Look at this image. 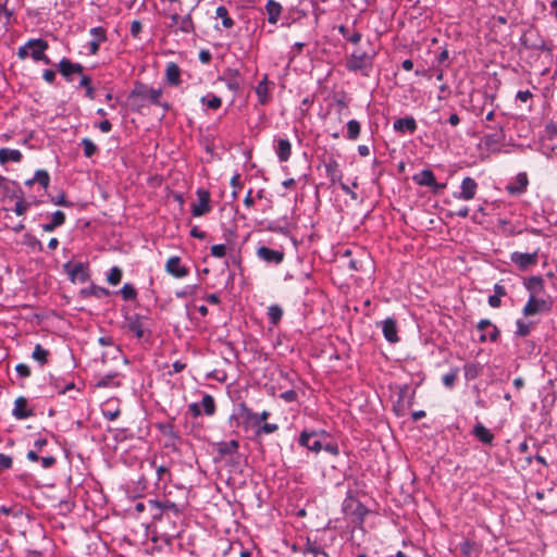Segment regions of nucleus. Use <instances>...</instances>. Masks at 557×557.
<instances>
[{
	"label": "nucleus",
	"instance_id": "f257e3e1",
	"mask_svg": "<svg viewBox=\"0 0 557 557\" xmlns=\"http://www.w3.org/2000/svg\"><path fill=\"white\" fill-rule=\"evenodd\" d=\"M50 185V174L47 170H37L32 178L24 182L23 188H20L21 196L15 203L14 209H26V206H38L46 202L50 198L52 205L66 206L63 193L55 197L47 195Z\"/></svg>",
	"mask_w": 557,
	"mask_h": 557
},
{
	"label": "nucleus",
	"instance_id": "f03ea898",
	"mask_svg": "<svg viewBox=\"0 0 557 557\" xmlns=\"http://www.w3.org/2000/svg\"><path fill=\"white\" fill-rule=\"evenodd\" d=\"M162 94L161 88H153L145 83L136 82L128 95L132 110L140 112L143 108L149 104H159Z\"/></svg>",
	"mask_w": 557,
	"mask_h": 557
},
{
	"label": "nucleus",
	"instance_id": "7ed1b4c3",
	"mask_svg": "<svg viewBox=\"0 0 557 557\" xmlns=\"http://www.w3.org/2000/svg\"><path fill=\"white\" fill-rule=\"evenodd\" d=\"M194 8L186 13L185 15H180L176 11L164 10L163 15L170 18V23L168 24V28L170 34L174 35H195L196 34V25L193 18Z\"/></svg>",
	"mask_w": 557,
	"mask_h": 557
},
{
	"label": "nucleus",
	"instance_id": "20e7f679",
	"mask_svg": "<svg viewBox=\"0 0 557 557\" xmlns=\"http://www.w3.org/2000/svg\"><path fill=\"white\" fill-rule=\"evenodd\" d=\"M374 54L366 51H354L346 60L345 67L348 72L360 73L364 77H369L373 69Z\"/></svg>",
	"mask_w": 557,
	"mask_h": 557
},
{
	"label": "nucleus",
	"instance_id": "39448f33",
	"mask_svg": "<svg viewBox=\"0 0 557 557\" xmlns=\"http://www.w3.org/2000/svg\"><path fill=\"white\" fill-rule=\"evenodd\" d=\"M405 223L410 224L416 230H432L435 228V212L434 211H409L401 215Z\"/></svg>",
	"mask_w": 557,
	"mask_h": 557
},
{
	"label": "nucleus",
	"instance_id": "423d86ee",
	"mask_svg": "<svg viewBox=\"0 0 557 557\" xmlns=\"http://www.w3.org/2000/svg\"><path fill=\"white\" fill-rule=\"evenodd\" d=\"M521 45L527 49L537 51H553V45L548 44L540 34V30L535 27H529L525 29L520 38Z\"/></svg>",
	"mask_w": 557,
	"mask_h": 557
},
{
	"label": "nucleus",
	"instance_id": "0eeeda50",
	"mask_svg": "<svg viewBox=\"0 0 557 557\" xmlns=\"http://www.w3.org/2000/svg\"><path fill=\"white\" fill-rule=\"evenodd\" d=\"M325 432L317 431H302L298 438V444L315 454L322 450L323 441L321 437L325 436Z\"/></svg>",
	"mask_w": 557,
	"mask_h": 557
},
{
	"label": "nucleus",
	"instance_id": "6e6552de",
	"mask_svg": "<svg viewBox=\"0 0 557 557\" xmlns=\"http://www.w3.org/2000/svg\"><path fill=\"white\" fill-rule=\"evenodd\" d=\"M169 495L170 493L165 495V499L162 502L156 499L148 500L150 509L157 511L152 515L153 519H160L163 510H171L175 515H180L182 512L184 505L171 500Z\"/></svg>",
	"mask_w": 557,
	"mask_h": 557
},
{
	"label": "nucleus",
	"instance_id": "1a4fd4ad",
	"mask_svg": "<svg viewBox=\"0 0 557 557\" xmlns=\"http://www.w3.org/2000/svg\"><path fill=\"white\" fill-rule=\"evenodd\" d=\"M27 46H29V53L34 61H41L47 65L51 64L50 58L45 53L49 48L48 41L41 38L29 39Z\"/></svg>",
	"mask_w": 557,
	"mask_h": 557
},
{
	"label": "nucleus",
	"instance_id": "9d476101",
	"mask_svg": "<svg viewBox=\"0 0 557 557\" xmlns=\"http://www.w3.org/2000/svg\"><path fill=\"white\" fill-rule=\"evenodd\" d=\"M549 310V301L537 296H529V299L522 309V313L524 317H532L539 313L548 312Z\"/></svg>",
	"mask_w": 557,
	"mask_h": 557
},
{
	"label": "nucleus",
	"instance_id": "9b49d317",
	"mask_svg": "<svg viewBox=\"0 0 557 557\" xmlns=\"http://www.w3.org/2000/svg\"><path fill=\"white\" fill-rule=\"evenodd\" d=\"M148 318L134 313L132 315L126 317V327L129 332H132L137 338H143L148 329Z\"/></svg>",
	"mask_w": 557,
	"mask_h": 557
},
{
	"label": "nucleus",
	"instance_id": "f8f14e48",
	"mask_svg": "<svg viewBox=\"0 0 557 557\" xmlns=\"http://www.w3.org/2000/svg\"><path fill=\"white\" fill-rule=\"evenodd\" d=\"M164 270L175 278H183L189 274V269L182 263L178 256L170 257L165 262Z\"/></svg>",
	"mask_w": 557,
	"mask_h": 557
},
{
	"label": "nucleus",
	"instance_id": "ddd939ff",
	"mask_svg": "<svg viewBox=\"0 0 557 557\" xmlns=\"http://www.w3.org/2000/svg\"><path fill=\"white\" fill-rule=\"evenodd\" d=\"M256 256L269 264H281L285 259L283 250H275L265 246H260L256 251Z\"/></svg>",
	"mask_w": 557,
	"mask_h": 557
},
{
	"label": "nucleus",
	"instance_id": "4468645a",
	"mask_svg": "<svg viewBox=\"0 0 557 557\" xmlns=\"http://www.w3.org/2000/svg\"><path fill=\"white\" fill-rule=\"evenodd\" d=\"M412 181L416 184H418L419 186L430 187V188L434 189L435 191L445 187V184H438L436 182L434 173L429 169H425L419 173H416L412 176Z\"/></svg>",
	"mask_w": 557,
	"mask_h": 557
},
{
	"label": "nucleus",
	"instance_id": "2eb2a0df",
	"mask_svg": "<svg viewBox=\"0 0 557 557\" xmlns=\"http://www.w3.org/2000/svg\"><path fill=\"white\" fill-rule=\"evenodd\" d=\"M58 70L60 74L67 81L72 82L73 74H83L84 66L81 63H74L67 58H62L58 63Z\"/></svg>",
	"mask_w": 557,
	"mask_h": 557
},
{
	"label": "nucleus",
	"instance_id": "dca6fc26",
	"mask_svg": "<svg viewBox=\"0 0 557 557\" xmlns=\"http://www.w3.org/2000/svg\"><path fill=\"white\" fill-rule=\"evenodd\" d=\"M35 414L34 410L28 407V400L24 396H18L14 400V407L12 410V416L16 420H25Z\"/></svg>",
	"mask_w": 557,
	"mask_h": 557
},
{
	"label": "nucleus",
	"instance_id": "f3484780",
	"mask_svg": "<svg viewBox=\"0 0 557 557\" xmlns=\"http://www.w3.org/2000/svg\"><path fill=\"white\" fill-rule=\"evenodd\" d=\"M510 260L520 270H527L531 265L536 264V262H537V252L528 253V252L515 251V252L511 253Z\"/></svg>",
	"mask_w": 557,
	"mask_h": 557
},
{
	"label": "nucleus",
	"instance_id": "a211bd4d",
	"mask_svg": "<svg viewBox=\"0 0 557 557\" xmlns=\"http://www.w3.org/2000/svg\"><path fill=\"white\" fill-rule=\"evenodd\" d=\"M89 34L92 37L91 41L89 42V53L95 55L99 51L100 44L108 39L107 30L101 26H97L90 28Z\"/></svg>",
	"mask_w": 557,
	"mask_h": 557
},
{
	"label": "nucleus",
	"instance_id": "6ab92c4d",
	"mask_svg": "<svg viewBox=\"0 0 557 557\" xmlns=\"http://www.w3.org/2000/svg\"><path fill=\"white\" fill-rule=\"evenodd\" d=\"M529 185V178L527 173L521 172L517 174L512 182L508 183L506 186V190L510 195H520L522 194Z\"/></svg>",
	"mask_w": 557,
	"mask_h": 557
},
{
	"label": "nucleus",
	"instance_id": "aec40b11",
	"mask_svg": "<svg viewBox=\"0 0 557 557\" xmlns=\"http://www.w3.org/2000/svg\"><path fill=\"white\" fill-rule=\"evenodd\" d=\"M382 332L388 343L395 344L399 342L397 322L393 318H387L382 322Z\"/></svg>",
	"mask_w": 557,
	"mask_h": 557
},
{
	"label": "nucleus",
	"instance_id": "412c9836",
	"mask_svg": "<svg viewBox=\"0 0 557 557\" xmlns=\"http://www.w3.org/2000/svg\"><path fill=\"white\" fill-rule=\"evenodd\" d=\"M324 169L325 174L330 178L332 183H337L342 181L343 173L339 168V163L336 159L333 157L329 158L327 160H324Z\"/></svg>",
	"mask_w": 557,
	"mask_h": 557
},
{
	"label": "nucleus",
	"instance_id": "4be33fe9",
	"mask_svg": "<svg viewBox=\"0 0 557 557\" xmlns=\"http://www.w3.org/2000/svg\"><path fill=\"white\" fill-rule=\"evenodd\" d=\"M417 122L412 116L397 119L393 124V128L397 133L413 134L417 131Z\"/></svg>",
	"mask_w": 557,
	"mask_h": 557
},
{
	"label": "nucleus",
	"instance_id": "5701e85b",
	"mask_svg": "<svg viewBox=\"0 0 557 557\" xmlns=\"http://www.w3.org/2000/svg\"><path fill=\"white\" fill-rule=\"evenodd\" d=\"M523 285L529 292V296H539L544 292V280L540 275L530 276L524 280Z\"/></svg>",
	"mask_w": 557,
	"mask_h": 557
},
{
	"label": "nucleus",
	"instance_id": "b1692460",
	"mask_svg": "<svg viewBox=\"0 0 557 557\" xmlns=\"http://www.w3.org/2000/svg\"><path fill=\"white\" fill-rule=\"evenodd\" d=\"M165 81L170 86H180L181 69L175 62H169L165 66Z\"/></svg>",
	"mask_w": 557,
	"mask_h": 557
},
{
	"label": "nucleus",
	"instance_id": "393cba45",
	"mask_svg": "<svg viewBox=\"0 0 557 557\" xmlns=\"http://www.w3.org/2000/svg\"><path fill=\"white\" fill-rule=\"evenodd\" d=\"M270 82L268 81V76L265 75L256 87V95L258 97V101L260 104H267L272 96L269 88Z\"/></svg>",
	"mask_w": 557,
	"mask_h": 557
},
{
	"label": "nucleus",
	"instance_id": "a878e982",
	"mask_svg": "<svg viewBox=\"0 0 557 557\" xmlns=\"http://www.w3.org/2000/svg\"><path fill=\"white\" fill-rule=\"evenodd\" d=\"M64 267L66 269H69L67 272H69L70 278L73 282L79 281L81 283H84L88 280V273L83 263H76L74 265L66 263Z\"/></svg>",
	"mask_w": 557,
	"mask_h": 557
},
{
	"label": "nucleus",
	"instance_id": "bb28decb",
	"mask_svg": "<svg viewBox=\"0 0 557 557\" xmlns=\"http://www.w3.org/2000/svg\"><path fill=\"white\" fill-rule=\"evenodd\" d=\"M275 152L281 162H286L292 154V144L287 138H280L275 146Z\"/></svg>",
	"mask_w": 557,
	"mask_h": 557
},
{
	"label": "nucleus",
	"instance_id": "cd10ccee",
	"mask_svg": "<svg viewBox=\"0 0 557 557\" xmlns=\"http://www.w3.org/2000/svg\"><path fill=\"white\" fill-rule=\"evenodd\" d=\"M23 154L18 149L1 148L0 149V163L7 164L9 162L20 163Z\"/></svg>",
	"mask_w": 557,
	"mask_h": 557
},
{
	"label": "nucleus",
	"instance_id": "c85d7f7f",
	"mask_svg": "<svg viewBox=\"0 0 557 557\" xmlns=\"http://www.w3.org/2000/svg\"><path fill=\"white\" fill-rule=\"evenodd\" d=\"M282 5L275 0H268L265 3V11L268 14V22L270 24H276L282 13Z\"/></svg>",
	"mask_w": 557,
	"mask_h": 557
},
{
	"label": "nucleus",
	"instance_id": "c756f323",
	"mask_svg": "<svg viewBox=\"0 0 557 557\" xmlns=\"http://www.w3.org/2000/svg\"><path fill=\"white\" fill-rule=\"evenodd\" d=\"M460 195L463 199L468 200L473 198L476 189V183L471 177H465L460 186Z\"/></svg>",
	"mask_w": 557,
	"mask_h": 557
},
{
	"label": "nucleus",
	"instance_id": "7c9ffc66",
	"mask_svg": "<svg viewBox=\"0 0 557 557\" xmlns=\"http://www.w3.org/2000/svg\"><path fill=\"white\" fill-rule=\"evenodd\" d=\"M238 448L239 443L236 440L218 443V451L222 456L236 454Z\"/></svg>",
	"mask_w": 557,
	"mask_h": 557
},
{
	"label": "nucleus",
	"instance_id": "2f4dec72",
	"mask_svg": "<svg viewBox=\"0 0 557 557\" xmlns=\"http://www.w3.org/2000/svg\"><path fill=\"white\" fill-rule=\"evenodd\" d=\"M50 351L44 348L40 344H36L32 354V358L40 366L48 363Z\"/></svg>",
	"mask_w": 557,
	"mask_h": 557
},
{
	"label": "nucleus",
	"instance_id": "473e14b6",
	"mask_svg": "<svg viewBox=\"0 0 557 557\" xmlns=\"http://www.w3.org/2000/svg\"><path fill=\"white\" fill-rule=\"evenodd\" d=\"M215 17L221 18L224 28L230 29L235 24L234 20L228 14V10L224 5H220L216 8Z\"/></svg>",
	"mask_w": 557,
	"mask_h": 557
},
{
	"label": "nucleus",
	"instance_id": "72a5a7b5",
	"mask_svg": "<svg viewBox=\"0 0 557 557\" xmlns=\"http://www.w3.org/2000/svg\"><path fill=\"white\" fill-rule=\"evenodd\" d=\"M198 202H193L190 209H209L210 194L206 189L197 190Z\"/></svg>",
	"mask_w": 557,
	"mask_h": 557
},
{
	"label": "nucleus",
	"instance_id": "f704fd0d",
	"mask_svg": "<svg viewBox=\"0 0 557 557\" xmlns=\"http://www.w3.org/2000/svg\"><path fill=\"white\" fill-rule=\"evenodd\" d=\"M347 135L346 138L349 140H356L360 136L361 125L357 120H349L346 124Z\"/></svg>",
	"mask_w": 557,
	"mask_h": 557
},
{
	"label": "nucleus",
	"instance_id": "c9c22d12",
	"mask_svg": "<svg viewBox=\"0 0 557 557\" xmlns=\"http://www.w3.org/2000/svg\"><path fill=\"white\" fill-rule=\"evenodd\" d=\"M203 412L207 416H213L216 410L214 398L210 394H205L201 400Z\"/></svg>",
	"mask_w": 557,
	"mask_h": 557
},
{
	"label": "nucleus",
	"instance_id": "e433bc0d",
	"mask_svg": "<svg viewBox=\"0 0 557 557\" xmlns=\"http://www.w3.org/2000/svg\"><path fill=\"white\" fill-rule=\"evenodd\" d=\"M283 317V309L277 305H272L268 309V318L271 324L276 325Z\"/></svg>",
	"mask_w": 557,
	"mask_h": 557
},
{
	"label": "nucleus",
	"instance_id": "4c0bfd02",
	"mask_svg": "<svg viewBox=\"0 0 557 557\" xmlns=\"http://www.w3.org/2000/svg\"><path fill=\"white\" fill-rule=\"evenodd\" d=\"M517 330L516 334L520 337H525L530 334L531 329L533 327V322L524 321V320H517L516 322Z\"/></svg>",
	"mask_w": 557,
	"mask_h": 557
},
{
	"label": "nucleus",
	"instance_id": "58836bf2",
	"mask_svg": "<svg viewBox=\"0 0 557 557\" xmlns=\"http://www.w3.org/2000/svg\"><path fill=\"white\" fill-rule=\"evenodd\" d=\"M79 87L85 88V96L89 99H95V89L91 86V78L87 75L81 77Z\"/></svg>",
	"mask_w": 557,
	"mask_h": 557
},
{
	"label": "nucleus",
	"instance_id": "ea45409f",
	"mask_svg": "<svg viewBox=\"0 0 557 557\" xmlns=\"http://www.w3.org/2000/svg\"><path fill=\"white\" fill-rule=\"evenodd\" d=\"M81 145L83 146L84 156L86 158H91L98 151L96 144L87 137L82 139Z\"/></svg>",
	"mask_w": 557,
	"mask_h": 557
},
{
	"label": "nucleus",
	"instance_id": "a19ab883",
	"mask_svg": "<svg viewBox=\"0 0 557 557\" xmlns=\"http://www.w3.org/2000/svg\"><path fill=\"white\" fill-rule=\"evenodd\" d=\"M473 435L484 444H487V429L482 422H478L472 431Z\"/></svg>",
	"mask_w": 557,
	"mask_h": 557
},
{
	"label": "nucleus",
	"instance_id": "79ce46f5",
	"mask_svg": "<svg viewBox=\"0 0 557 557\" xmlns=\"http://www.w3.org/2000/svg\"><path fill=\"white\" fill-rule=\"evenodd\" d=\"M121 295L126 301L135 300L137 297V290L132 284L126 283L121 288Z\"/></svg>",
	"mask_w": 557,
	"mask_h": 557
},
{
	"label": "nucleus",
	"instance_id": "37998d69",
	"mask_svg": "<svg viewBox=\"0 0 557 557\" xmlns=\"http://www.w3.org/2000/svg\"><path fill=\"white\" fill-rule=\"evenodd\" d=\"M122 275H123L122 270H121L119 267H113V268L110 270V273H109V275H108L107 281H108V283H109L110 285L115 286V285H117V284H120V283H121Z\"/></svg>",
	"mask_w": 557,
	"mask_h": 557
},
{
	"label": "nucleus",
	"instance_id": "c03bdc74",
	"mask_svg": "<svg viewBox=\"0 0 557 557\" xmlns=\"http://www.w3.org/2000/svg\"><path fill=\"white\" fill-rule=\"evenodd\" d=\"M201 102L203 104H206L209 109H212V110H218L221 108L222 106V99L218 96H211L210 98L208 97H202L201 98Z\"/></svg>",
	"mask_w": 557,
	"mask_h": 557
},
{
	"label": "nucleus",
	"instance_id": "a18cd8bd",
	"mask_svg": "<svg viewBox=\"0 0 557 557\" xmlns=\"http://www.w3.org/2000/svg\"><path fill=\"white\" fill-rule=\"evenodd\" d=\"M157 428L163 435L169 436L173 440L177 438V433L174 430V425L172 423H159Z\"/></svg>",
	"mask_w": 557,
	"mask_h": 557
},
{
	"label": "nucleus",
	"instance_id": "49530a36",
	"mask_svg": "<svg viewBox=\"0 0 557 557\" xmlns=\"http://www.w3.org/2000/svg\"><path fill=\"white\" fill-rule=\"evenodd\" d=\"M243 410L245 413L246 421L251 423L253 426H260L261 421L259 420V414L257 412H252L247 407L243 406Z\"/></svg>",
	"mask_w": 557,
	"mask_h": 557
},
{
	"label": "nucleus",
	"instance_id": "de8ad7c7",
	"mask_svg": "<svg viewBox=\"0 0 557 557\" xmlns=\"http://www.w3.org/2000/svg\"><path fill=\"white\" fill-rule=\"evenodd\" d=\"M277 430H278V425L277 424L264 422L257 430V435L272 434V433L276 432Z\"/></svg>",
	"mask_w": 557,
	"mask_h": 557
},
{
	"label": "nucleus",
	"instance_id": "09e8293b",
	"mask_svg": "<svg viewBox=\"0 0 557 557\" xmlns=\"http://www.w3.org/2000/svg\"><path fill=\"white\" fill-rule=\"evenodd\" d=\"M5 220H8L4 222L5 227L11 228L14 232H21L24 228L22 220L18 222L12 221V218L9 214L5 215Z\"/></svg>",
	"mask_w": 557,
	"mask_h": 557
},
{
	"label": "nucleus",
	"instance_id": "8fccbe9b",
	"mask_svg": "<svg viewBox=\"0 0 557 557\" xmlns=\"http://www.w3.org/2000/svg\"><path fill=\"white\" fill-rule=\"evenodd\" d=\"M456 380H457V371H450V372L444 374L442 377L443 384L448 388H451L454 386Z\"/></svg>",
	"mask_w": 557,
	"mask_h": 557
},
{
	"label": "nucleus",
	"instance_id": "3c124183",
	"mask_svg": "<svg viewBox=\"0 0 557 557\" xmlns=\"http://www.w3.org/2000/svg\"><path fill=\"white\" fill-rule=\"evenodd\" d=\"M15 370L18 376L23 379L29 377L32 374L30 368L26 363L16 364Z\"/></svg>",
	"mask_w": 557,
	"mask_h": 557
},
{
	"label": "nucleus",
	"instance_id": "603ef678",
	"mask_svg": "<svg viewBox=\"0 0 557 557\" xmlns=\"http://www.w3.org/2000/svg\"><path fill=\"white\" fill-rule=\"evenodd\" d=\"M322 449H324L325 451H327L329 454H331L333 456L339 455V447L334 442H326V443L323 442Z\"/></svg>",
	"mask_w": 557,
	"mask_h": 557
},
{
	"label": "nucleus",
	"instance_id": "864d4df0",
	"mask_svg": "<svg viewBox=\"0 0 557 557\" xmlns=\"http://www.w3.org/2000/svg\"><path fill=\"white\" fill-rule=\"evenodd\" d=\"M141 30H143V25H141L140 21L134 20L131 23V28H129V33H131L132 37L139 38Z\"/></svg>",
	"mask_w": 557,
	"mask_h": 557
},
{
	"label": "nucleus",
	"instance_id": "5fc2aeb1",
	"mask_svg": "<svg viewBox=\"0 0 557 557\" xmlns=\"http://www.w3.org/2000/svg\"><path fill=\"white\" fill-rule=\"evenodd\" d=\"M306 15H307V13L302 10L290 9L287 13L286 20H290V22L293 23V22L297 21L298 18H301Z\"/></svg>",
	"mask_w": 557,
	"mask_h": 557
},
{
	"label": "nucleus",
	"instance_id": "6e6d98bb",
	"mask_svg": "<svg viewBox=\"0 0 557 557\" xmlns=\"http://www.w3.org/2000/svg\"><path fill=\"white\" fill-rule=\"evenodd\" d=\"M9 0H0V16L4 15L7 20H10L14 14L13 9L8 8Z\"/></svg>",
	"mask_w": 557,
	"mask_h": 557
},
{
	"label": "nucleus",
	"instance_id": "4d7b16f0",
	"mask_svg": "<svg viewBox=\"0 0 557 557\" xmlns=\"http://www.w3.org/2000/svg\"><path fill=\"white\" fill-rule=\"evenodd\" d=\"M211 255L215 258H223L226 255L225 245L219 244L211 247Z\"/></svg>",
	"mask_w": 557,
	"mask_h": 557
},
{
	"label": "nucleus",
	"instance_id": "13d9d810",
	"mask_svg": "<svg viewBox=\"0 0 557 557\" xmlns=\"http://www.w3.org/2000/svg\"><path fill=\"white\" fill-rule=\"evenodd\" d=\"M54 227L61 226L65 222V214L63 211H55L50 221Z\"/></svg>",
	"mask_w": 557,
	"mask_h": 557
},
{
	"label": "nucleus",
	"instance_id": "bf43d9fd",
	"mask_svg": "<svg viewBox=\"0 0 557 557\" xmlns=\"http://www.w3.org/2000/svg\"><path fill=\"white\" fill-rule=\"evenodd\" d=\"M12 465L13 460L9 455L0 454V470H8Z\"/></svg>",
	"mask_w": 557,
	"mask_h": 557
},
{
	"label": "nucleus",
	"instance_id": "052dcab7",
	"mask_svg": "<svg viewBox=\"0 0 557 557\" xmlns=\"http://www.w3.org/2000/svg\"><path fill=\"white\" fill-rule=\"evenodd\" d=\"M500 137H502V131H496L493 134L490 133V141H488L490 152L498 151V149L493 147V144L497 143Z\"/></svg>",
	"mask_w": 557,
	"mask_h": 557
},
{
	"label": "nucleus",
	"instance_id": "680f3d73",
	"mask_svg": "<svg viewBox=\"0 0 557 557\" xmlns=\"http://www.w3.org/2000/svg\"><path fill=\"white\" fill-rule=\"evenodd\" d=\"M448 59H449V54H448V51L447 49H444L442 52L438 53V55L436 57V61L440 65H445L446 67L449 66V62H448Z\"/></svg>",
	"mask_w": 557,
	"mask_h": 557
},
{
	"label": "nucleus",
	"instance_id": "e2e57ef3",
	"mask_svg": "<svg viewBox=\"0 0 557 557\" xmlns=\"http://www.w3.org/2000/svg\"><path fill=\"white\" fill-rule=\"evenodd\" d=\"M466 377L471 380L474 379L479 373V368L475 364H468L465 369Z\"/></svg>",
	"mask_w": 557,
	"mask_h": 557
},
{
	"label": "nucleus",
	"instance_id": "0e129e2a",
	"mask_svg": "<svg viewBox=\"0 0 557 557\" xmlns=\"http://www.w3.org/2000/svg\"><path fill=\"white\" fill-rule=\"evenodd\" d=\"M39 460L45 469L53 467L57 462V459L53 456L41 457Z\"/></svg>",
	"mask_w": 557,
	"mask_h": 557
},
{
	"label": "nucleus",
	"instance_id": "69168bd1",
	"mask_svg": "<svg viewBox=\"0 0 557 557\" xmlns=\"http://www.w3.org/2000/svg\"><path fill=\"white\" fill-rule=\"evenodd\" d=\"M157 475H158V480H160V481L164 480L165 476H168L169 480L171 479V473L165 466H159L157 468Z\"/></svg>",
	"mask_w": 557,
	"mask_h": 557
},
{
	"label": "nucleus",
	"instance_id": "338daca9",
	"mask_svg": "<svg viewBox=\"0 0 557 557\" xmlns=\"http://www.w3.org/2000/svg\"><path fill=\"white\" fill-rule=\"evenodd\" d=\"M42 78L48 84H53L55 81V72L53 70L47 69L42 73Z\"/></svg>",
	"mask_w": 557,
	"mask_h": 557
},
{
	"label": "nucleus",
	"instance_id": "774afa93",
	"mask_svg": "<svg viewBox=\"0 0 557 557\" xmlns=\"http://www.w3.org/2000/svg\"><path fill=\"white\" fill-rule=\"evenodd\" d=\"M198 58L201 63L208 64L212 59V54L209 50L203 49L199 52Z\"/></svg>",
	"mask_w": 557,
	"mask_h": 557
}]
</instances>
